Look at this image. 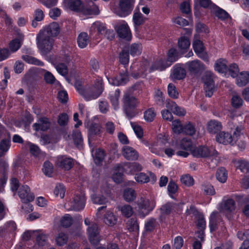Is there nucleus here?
I'll return each instance as SVG.
<instances>
[{
  "mask_svg": "<svg viewBox=\"0 0 249 249\" xmlns=\"http://www.w3.org/2000/svg\"><path fill=\"white\" fill-rule=\"evenodd\" d=\"M217 212H213L210 216L209 226L211 232L215 231L217 229Z\"/></svg>",
  "mask_w": 249,
  "mask_h": 249,
  "instance_id": "nucleus-41",
  "label": "nucleus"
},
{
  "mask_svg": "<svg viewBox=\"0 0 249 249\" xmlns=\"http://www.w3.org/2000/svg\"><path fill=\"white\" fill-rule=\"evenodd\" d=\"M43 171L44 173L48 176H50L53 172V164L49 161H46L44 163Z\"/></svg>",
  "mask_w": 249,
  "mask_h": 249,
  "instance_id": "nucleus-57",
  "label": "nucleus"
},
{
  "mask_svg": "<svg viewBox=\"0 0 249 249\" xmlns=\"http://www.w3.org/2000/svg\"><path fill=\"white\" fill-rule=\"evenodd\" d=\"M40 32L44 33L46 36L50 37L57 36L60 32L59 24L53 22L50 24L47 27L40 31Z\"/></svg>",
  "mask_w": 249,
  "mask_h": 249,
  "instance_id": "nucleus-12",
  "label": "nucleus"
},
{
  "mask_svg": "<svg viewBox=\"0 0 249 249\" xmlns=\"http://www.w3.org/2000/svg\"><path fill=\"white\" fill-rule=\"evenodd\" d=\"M61 225L63 227L68 228L72 224V218L69 215L66 214L61 220Z\"/></svg>",
  "mask_w": 249,
  "mask_h": 249,
  "instance_id": "nucleus-55",
  "label": "nucleus"
},
{
  "mask_svg": "<svg viewBox=\"0 0 249 249\" xmlns=\"http://www.w3.org/2000/svg\"><path fill=\"white\" fill-rule=\"evenodd\" d=\"M103 89L102 82L98 81L93 85L85 87L83 97L88 101L96 99L102 94Z\"/></svg>",
  "mask_w": 249,
  "mask_h": 249,
  "instance_id": "nucleus-3",
  "label": "nucleus"
},
{
  "mask_svg": "<svg viewBox=\"0 0 249 249\" xmlns=\"http://www.w3.org/2000/svg\"><path fill=\"white\" fill-rule=\"evenodd\" d=\"M186 64L189 71L195 74L201 72L204 70V65L198 60L189 62Z\"/></svg>",
  "mask_w": 249,
  "mask_h": 249,
  "instance_id": "nucleus-13",
  "label": "nucleus"
},
{
  "mask_svg": "<svg viewBox=\"0 0 249 249\" xmlns=\"http://www.w3.org/2000/svg\"><path fill=\"white\" fill-rule=\"evenodd\" d=\"M222 128L221 123L214 120L210 121L207 124V130L211 134L217 133L222 129Z\"/></svg>",
  "mask_w": 249,
  "mask_h": 249,
  "instance_id": "nucleus-18",
  "label": "nucleus"
},
{
  "mask_svg": "<svg viewBox=\"0 0 249 249\" xmlns=\"http://www.w3.org/2000/svg\"><path fill=\"white\" fill-rule=\"evenodd\" d=\"M156 116V113L152 108L148 109L144 113V118L147 122H152Z\"/></svg>",
  "mask_w": 249,
  "mask_h": 249,
  "instance_id": "nucleus-56",
  "label": "nucleus"
},
{
  "mask_svg": "<svg viewBox=\"0 0 249 249\" xmlns=\"http://www.w3.org/2000/svg\"><path fill=\"white\" fill-rule=\"evenodd\" d=\"M80 12L85 15H91L98 14L99 10L98 7L92 1H90L87 6L82 5Z\"/></svg>",
  "mask_w": 249,
  "mask_h": 249,
  "instance_id": "nucleus-15",
  "label": "nucleus"
},
{
  "mask_svg": "<svg viewBox=\"0 0 249 249\" xmlns=\"http://www.w3.org/2000/svg\"><path fill=\"white\" fill-rule=\"evenodd\" d=\"M136 181L141 183H145L150 181L149 177L144 173L136 174L135 177Z\"/></svg>",
  "mask_w": 249,
  "mask_h": 249,
  "instance_id": "nucleus-50",
  "label": "nucleus"
},
{
  "mask_svg": "<svg viewBox=\"0 0 249 249\" xmlns=\"http://www.w3.org/2000/svg\"><path fill=\"white\" fill-rule=\"evenodd\" d=\"M119 61L123 65H126L129 62V53L127 48H124L120 53Z\"/></svg>",
  "mask_w": 249,
  "mask_h": 249,
  "instance_id": "nucleus-32",
  "label": "nucleus"
},
{
  "mask_svg": "<svg viewBox=\"0 0 249 249\" xmlns=\"http://www.w3.org/2000/svg\"><path fill=\"white\" fill-rule=\"evenodd\" d=\"M244 129V128L242 125L237 126L232 136L235 144L237 143L239 147L243 149L245 147V144L239 141V138L243 134Z\"/></svg>",
  "mask_w": 249,
  "mask_h": 249,
  "instance_id": "nucleus-17",
  "label": "nucleus"
},
{
  "mask_svg": "<svg viewBox=\"0 0 249 249\" xmlns=\"http://www.w3.org/2000/svg\"><path fill=\"white\" fill-rule=\"evenodd\" d=\"M196 131L195 125L190 122H189L184 125L182 133L192 136L195 134Z\"/></svg>",
  "mask_w": 249,
  "mask_h": 249,
  "instance_id": "nucleus-44",
  "label": "nucleus"
},
{
  "mask_svg": "<svg viewBox=\"0 0 249 249\" xmlns=\"http://www.w3.org/2000/svg\"><path fill=\"white\" fill-rule=\"evenodd\" d=\"M136 194L135 191L132 189H126L124 192V199L127 201H132L136 198Z\"/></svg>",
  "mask_w": 249,
  "mask_h": 249,
  "instance_id": "nucleus-39",
  "label": "nucleus"
},
{
  "mask_svg": "<svg viewBox=\"0 0 249 249\" xmlns=\"http://www.w3.org/2000/svg\"><path fill=\"white\" fill-rule=\"evenodd\" d=\"M55 68L58 73L63 76H66L68 73L67 66L62 63L55 64Z\"/></svg>",
  "mask_w": 249,
  "mask_h": 249,
  "instance_id": "nucleus-51",
  "label": "nucleus"
},
{
  "mask_svg": "<svg viewBox=\"0 0 249 249\" xmlns=\"http://www.w3.org/2000/svg\"><path fill=\"white\" fill-rule=\"evenodd\" d=\"M40 233L36 237V242L39 246H44L47 244L48 236L47 234L41 232V231H38Z\"/></svg>",
  "mask_w": 249,
  "mask_h": 249,
  "instance_id": "nucleus-46",
  "label": "nucleus"
},
{
  "mask_svg": "<svg viewBox=\"0 0 249 249\" xmlns=\"http://www.w3.org/2000/svg\"><path fill=\"white\" fill-rule=\"evenodd\" d=\"M216 141L221 143L224 144H231L233 145L235 144L232 136L229 133L225 132H221L216 136Z\"/></svg>",
  "mask_w": 249,
  "mask_h": 249,
  "instance_id": "nucleus-16",
  "label": "nucleus"
},
{
  "mask_svg": "<svg viewBox=\"0 0 249 249\" xmlns=\"http://www.w3.org/2000/svg\"><path fill=\"white\" fill-rule=\"evenodd\" d=\"M231 103L233 107L238 108L242 106L243 100L239 94L233 93L231 99Z\"/></svg>",
  "mask_w": 249,
  "mask_h": 249,
  "instance_id": "nucleus-30",
  "label": "nucleus"
},
{
  "mask_svg": "<svg viewBox=\"0 0 249 249\" xmlns=\"http://www.w3.org/2000/svg\"><path fill=\"white\" fill-rule=\"evenodd\" d=\"M126 227L130 232H137L139 230V225L136 218L129 219L126 223Z\"/></svg>",
  "mask_w": 249,
  "mask_h": 249,
  "instance_id": "nucleus-29",
  "label": "nucleus"
},
{
  "mask_svg": "<svg viewBox=\"0 0 249 249\" xmlns=\"http://www.w3.org/2000/svg\"><path fill=\"white\" fill-rule=\"evenodd\" d=\"M186 76L185 70L179 66H175L173 71V78L177 80H181Z\"/></svg>",
  "mask_w": 249,
  "mask_h": 249,
  "instance_id": "nucleus-26",
  "label": "nucleus"
},
{
  "mask_svg": "<svg viewBox=\"0 0 249 249\" xmlns=\"http://www.w3.org/2000/svg\"><path fill=\"white\" fill-rule=\"evenodd\" d=\"M168 93L169 96L174 99H177L178 96V92L175 86L170 83L168 86Z\"/></svg>",
  "mask_w": 249,
  "mask_h": 249,
  "instance_id": "nucleus-48",
  "label": "nucleus"
},
{
  "mask_svg": "<svg viewBox=\"0 0 249 249\" xmlns=\"http://www.w3.org/2000/svg\"><path fill=\"white\" fill-rule=\"evenodd\" d=\"M101 125L97 123H91L88 127V139L90 143L92 141L97 140L98 137L101 136L102 132Z\"/></svg>",
  "mask_w": 249,
  "mask_h": 249,
  "instance_id": "nucleus-9",
  "label": "nucleus"
},
{
  "mask_svg": "<svg viewBox=\"0 0 249 249\" xmlns=\"http://www.w3.org/2000/svg\"><path fill=\"white\" fill-rule=\"evenodd\" d=\"M202 79L204 83V89L206 92V96L210 97L212 96L215 90L214 84L211 74L209 72H206Z\"/></svg>",
  "mask_w": 249,
  "mask_h": 249,
  "instance_id": "nucleus-6",
  "label": "nucleus"
},
{
  "mask_svg": "<svg viewBox=\"0 0 249 249\" xmlns=\"http://www.w3.org/2000/svg\"><path fill=\"white\" fill-rule=\"evenodd\" d=\"M89 239L91 244L97 245L100 241L98 227L95 223H92L88 229Z\"/></svg>",
  "mask_w": 249,
  "mask_h": 249,
  "instance_id": "nucleus-8",
  "label": "nucleus"
},
{
  "mask_svg": "<svg viewBox=\"0 0 249 249\" xmlns=\"http://www.w3.org/2000/svg\"><path fill=\"white\" fill-rule=\"evenodd\" d=\"M117 219L113 213L107 212L104 215V222L108 226H112L117 223Z\"/></svg>",
  "mask_w": 249,
  "mask_h": 249,
  "instance_id": "nucleus-27",
  "label": "nucleus"
},
{
  "mask_svg": "<svg viewBox=\"0 0 249 249\" xmlns=\"http://www.w3.org/2000/svg\"><path fill=\"white\" fill-rule=\"evenodd\" d=\"M235 201L232 199H228L224 201L222 206V209L223 210L228 212H232L235 210Z\"/></svg>",
  "mask_w": 249,
  "mask_h": 249,
  "instance_id": "nucleus-35",
  "label": "nucleus"
},
{
  "mask_svg": "<svg viewBox=\"0 0 249 249\" xmlns=\"http://www.w3.org/2000/svg\"><path fill=\"white\" fill-rule=\"evenodd\" d=\"M227 61L223 59L217 60L215 64V69L219 72L224 73L227 70Z\"/></svg>",
  "mask_w": 249,
  "mask_h": 249,
  "instance_id": "nucleus-28",
  "label": "nucleus"
},
{
  "mask_svg": "<svg viewBox=\"0 0 249 249\" xmlns=\"http://www.w3.org/2000/svg\"><path fill=\"white\" fill-rule=\"evenodd\" d=\"M229 71L231 77L233 78L236 77L239 71L238 65L234 63L231 64L229 67Z\"/></svg>",
  "mask_w": 249,
  "mask_h": 249,
  "instance_id": "nucleus-64",
  "label": "nucleus"
},
{
  "mask_svg": "<svg viewBox=\"0 0 249 249\" xmlns=\"http://www.w3.org/2000/svg\"><path fill=\"white\" fill-rule=\"evenodd\" d=\"M91 199L94 203L99 205L105 204L108 202V200L107 198L100 195L97 196L93 195L91 196Z\"/></svg>",
  "mask_w": 249,
  "mask_h": 249,
  "instance_id": "nucleus-49",
  "label": "nucleus"
},
{
  "mask_svg": "<svg viewBox=\"0 0 249 249\" xmlns=\"http://www.w3.org/2000/svg\"><path fill=\"white\" fill-rule=\"evenodd\" d=\"M72 139L75 145L80 148L82 146L83 143V139L81 132L78 130H75L73 132Z\"/></svg>",
  "mask_w": 249,
  "mask_h": 249,
  "instance_id": "nucleus-37",
  "label": "nucleus"
},
{
  "mask_svg": "<svg viewBox=\"0 0 249 249\" xmlns=\"http://www.w3.org/2000/svg\"><path fill=\"white\" fill-rule=\"evenodd\" d=\"M68 239L67 234L60 232L56 236L55 241L58 246H62L67 243Z\"/></svg>",
  "mask_w": 249,
  "mask_h": 249,
  "instance_id": "nucleus-45",
  "label": "nucleus"
},
{
  "mask_svg": "<svg viewBox=\"0 0 249 249\" xmlns=\"http://www.w3.org/2000/svg\"><path fill=\"white\" fill-rule=\"evenodd\" d=\"M236 168L246 174L249 173V163L244 161H239L237 162Z\"/></svg>",
  "mask_w": 249,
  "mask_h": 249,
  "instance_id": "nucleus-54",
  "label": "nucleus"
},
{
  "mask_svg": "<svg viewBox=\"0 0 249 249\" xmlns=\"http://www.w3.org/2000/svg\"><path fill=\"white\" fill-rule=\"evenodd\" d=\"M184 125H182L179 120H175L172 122V128L174 132L178 134L182 133Z\"/></svg>",
  "mask_w": 249,
  "mask_h": 249,
  "instance_id": "nucleus-47",
  "label": "nucleus"
},
{
  "mask_svg": "<svg viewBox=\"0 0 249 249\" xmlns=\"http://www.w3.org/2000/svg\"><path fill=\"white\" fill-rule=\"evenodd\" d=\"M180 180L182 183L188 186H192L194 183L193 178L189 175L182 176Z\"/></svg>",
  "mask_w": 249,
  "mask_h": 249,
  "instance_id": "nucleus-59",
  "label": "nucleus"
},
{
  "mask_svg": "<svg viewBox=\"0 0 249 249\" xmlns=\"http://www.w3.org/2000/svg\"><path fill=\"white\" fill-rule=\"evenodd\" d=\"M37 46L43 55H47L52 50L54 40L44 33L39 32L36 36Z\"/></svg>",
  "mask_w": 249,
  "mask_h": 249,
  "instance_id": "nucleus-1",
  "label": "nucleus"
},
{
  "mask_svg": "<svg viewBox=\"0 0 249 249\" xmlns=\"http://www.w3.org/2000/svg\"><path fill=\"white\" fill-rule=\"evenodd\" d=\"M105 155V152L103 150L100 149L96 150L93 157L95 164L100 165L103 161Z\"/></svg>",
  "mask_w": 249,
  "mask_h": 249,
  "instance_id": "nucleus-34",
  "label": "nucleus"
},
{
  "mask_svg": "<svg viewBox=\"0 0 249 249\" xmlns=\"http://www.w3.org/2000/svg\"><path fill=\"white\" fill-rule=\"evenodd\" d=\"M142 47L141 44L134 43L131 45L130 48V54L132 55L139 54L141 53Z\"/></svg>",
  "mask_w": 249,
  "mask_h": 249,
  "instance_id": "nucleus-63",
  "label": "nucleus"
},
{
  "mask_svg": "<svg viewBox=\"0 0 249 249\" xmlns=\"http://www.w3.org/2000/svg\"><path fill=\"white\" fill-rule=\"evenodd\" d=\"M129 81L128 73L126 70L120 72L119 75L112 79V84L119 86L125 84Z\"/></svg>",
  "mask_w": 249,
  "mask_h": 249,
  "instance_id": "nucleus-19",
  "label": "nucleus"
},
{
  "mask_svg": "<svg viewBox=\"0 0 249 249\" xmlns=\"http://www.w3.org/2000/svg\"><path fill=\"white\" fill-rule=\"evenodd\" d=\"M123 168L122 166L118 164L114 168V172L112 175L113 180L117 183H121L123 180Z\"/></svg>",
  "mask_w": 249,
  "mask_h": 249,
  "instance_id": "nucleus-23",
  "label": "nucleus"
},
{
  "mask_svg": "<svg viewBox=\"0 0 249 249\" xmlns=\"http://www.w3.org/2000/svg\"><path fill=\"white\" fill-rule=\"evenodd\" d=\"M50 124L47 118H42L39 120L38 123H36L33 127L36 131L39 130L45 131L48 130L50 127Z\"/></svg>",
  "mask_w": 249,
  "mask_h": 249,
  "instance_id": "nucleus-22",
  "label": "nucleus"
},
{
  "mask_svg": "<svg viewBox=\"0 0 249 249\" xmlns=\"http://www.w3.org/2000/svg\"><path fill=\"white\" fill-rule=\"evenodd\" d=\"M201 157H208L215 155L216 151L213 148H209L206 146H201Z\"/></svg>",
  "mask_w": 249,
  "mask_h": 249,
  "instance_id": "nucleus-43",
  "label": "nucleus"
},
{
  "mask_svg": "<svg viewBox=\"0 0 249 249\" xmlns=\"http://www.w3.org/2000/svg\"><path fill=\"white\" fill-rule=\"evenodd\" d=\"M10 141L9 139H3L0 142V157L3 156L10 148Z\"/></svg>",
  "mask_w": 249,
  "mask_h": 249,
  "instance_id": "nucleus-33",
  "label": "nucleus"
},
{
  "mask_svg": "<svg viewBox=\"0 0 249 249\" xmlns=\"http://www.w3.org/2000/svg\"><path fill=\"white\" fill-rule=\"evenodd\" d=\"M122 155L127 160H137L139 157L138 152L132 147L125 146L122 149Z\"/></svg>",
  "mask_w": 249,
  "mask_h": 249,
  "instance_id": "nucleus-14",
  "label": "nucleus"
},
{
  "mask_svg": "<svg viewBox=\"0 0 249 249\" xmlns=\"http://www.w3.org/2000/svg\"><path fill=\"white\" fill-rule=\"evenodd\" d=\"M30 191V188L27 185H23L19 188L18 196L23 202L28 203L34 200L35 196Z\"/></svg>",
  "mask_w": 249,
  "mask_h": 249,
  "instance_id": "nucleus-11",
  "label": "nucleus"
},
{
  "mask_svg": "<svg viewBox=\"0 0 249 249\" xmlns=\"http://www.w3.org/2000/svg\"><path fill=\"white\" fill-rule=\"evenodd\" d=\"M122 214L126 217H130L133 213L132 208L129 205H124L122 207H119Z\"/></svg>",
  "mask_w": 249,
  "mask_h": 249,
  "instance_id": "nucleus-42",
  "label": "nucleus"
},
{
  "mask_svg": "<svg viewBox=\"0 0 249 249\" xmlns=\"http://www.w3.org/2000/svg\"><path fill=\"white\" fill-rule=\"evenodd\" d=\"M217 179L221 182L224 183L227 178V173L225 168H219L216 173Z\"/></svg>",
  "mask_w": 249,
  "mask_h": 249,
  "instance_id": "nucleus-38",
  "label": "nucleus"
},
{
  "mask_svg": "<svg viewBox=\"0 0 249 249\" xmlns=\"http://www.w3.org/2000/svg\"><path fill=\"white\" fill-rule=\"evenodd\" d=\"M120 95V90L118 89L115 90L114 93L110 96V101L112 105L116 108L119 105V98Z\"/></svg>",
  "mask_w": 249,
  "mask_h": 249,
  "instance_id": "nucleus-53",
  "label": "nucleus"
},
{
  "mask_svg": "<svg viewBox=\"0 0 249 249\" xmlns=\"http://www.w3.org/2000/svg\"><path fill=\"white\" fill-rule=\"evenodd\" d=\"M236 77V84L239 87L245 86L249 82V72H241Z\"/></svg>",
  "mask_w": 249,
  "mask_h": 249,
  "instance_id": "nucleus-20",
  "label": "nucleus"
},
{
  "mask_svg": "<svg viewBox=\"0 0 249 249\" xmlns=\"http://www.w3.org/2000/svg\"><path fill=\"white\" fill-rule=\"evenodd\" d=\"M180 148L186 151H190L192 152L194 147L193 143L190 139L187 138H183L180 142Z\"/></svg>",
  "mask_w": 249,
  "mask_h": 249,
  "instance_id": "nucleus-36",
  "label": "nucleus"
},
{
  "mask_svg": "<svg viewBox=\"0 0 249 249\" xmlns=\"http://www.w3.org/2000/svg\"><path fill=\"white\" fill-rule=\"evenodd\" d=\"M183 203H175L167 202L163 205L160 208L161 213L163 215H169L173 212H178L181 210Z\"/></svg>",
  "mask_w": 249,
  "mask_h": 249,
  "instance_id": "nucleus-10",
  "label": "nucleus"
},
{
  "mask_svg": "<svg viewBox=\"0 0 249 249\" xmlns=\"http://www.w3.org/2000/svg\"><path fill=\"white\" fill-rule=\"evenodd\" d=\"M68 5L71 10L80 12L82 4L81 0H69Z\"/></svg>",
  "mask_w": 249,
  "mask_h": 249,
  "instance_id": "nucleus-31",
  "label": "nucleus"
},
{
  "mask_svg": "<svg viewBox=\"0 0 249 249\" xmlns=\"http://www.w3.org/2000/svg\"><path fill=\"white\" fill-rule=\"evenodd\" d=\"M135 0H119L116 14L122 17L129 15L132 10Z\"/></svg>",
  "mask_w": 249,
  "mask_h": 249,
  "instance_id": "nucleus-4",
  "label": "nucleus"
},
{
  "mask_svg": "<svg viewBox=\"0 0 249 249\" xmlns=\"http://www.w3.org/2000/svg\"><path fill=\"white\" fill-rule=\"evenodd\" d=\"M139 208L146 210L145 214L152 211L154 207L153 202H150L148 199L142 197L138 202Z\"/></svg>",
  "mask_w": 249,
  "mask_h": 249,
  "instance_id": "nucleus-21",
  "label": "nucleus"
},
{
  "mask_svg": "<svg viewBox=\"0 0 249 249\" xmlns=\"http://www.w3.org/2000/svg\"><path fill=\"white\" fill-rule=\"evenodd\" d=\"M190 45V41L186 36H182L178 40V46L181 50H187Z\"/></svg>",
  "mask_w": 249,
  "mask_h": 249,
  "instance_id": "nucleus-40",
  "label": "nucleus"
},
{
  "mask_svg": "<svg viewBox=\"0 0 249 249\" xmlns=\"http://www.w3.org/2000/svg\"><path fill=\"white\" fill-rule=\"evenodd\" d=\"M124 107L127 117L129 118L133 117L135 114L133 111L137 104V99L132 95L129 91H126L123 98Z\"/></svg>",
  "mask_w": 249,
  "mask_h": 249,
  "instance_id": "nucleus-2",
  "label": "nucleus"
},
{
  "mask_svg": "<svg viewBox=\"0 0 249 249\" xmlns=\"http://www.w3.org/2000/svg\"><path fill=\"white\" fill-rule=\"evenodd\" d=\"M167 189L170 196L173 198L172 195L175 194L177 192L178 187L177 184L173 180H171L168 184Z\"/></svg>",
  "mask_w": 249,
  "mask_h": 249,
  "instance_id": "nucleus-58",
  "label": "nucleus"
},
{
  "mask_svg": "<svg viewBox=\"0 0 249 249\" xmlns=\"http://www.w3.org/2000/svg\"><path fill=\"white\" fill-rule=\"evenodd\" d=\"M22 58L26 61L29 63L33 64L38 66H43V63L36 58L30 56L28 55L23 56Z\"/></svg>",
  "mask_w": 249,
  "mask_h": 249,
  "instance_id": "nucleus-60",
  "label": "nucleus"
},
{
  "mask_svg": "<svg viewBox=\"0 0 249 249\" xmlns=\"http://www.w3.org/2000/svg\"><path fill=\"white\" fill-rule=\"evenodd\" d=\"M89 41V36L85 32L81 33L77 37V43L78 46L81 48L86 47Z\"/></svg>",
  "mask_w": 249,
  "mask_h": 249,
  "instance_id": "nucleus-25",
  "label": "nucleus"
},
{
  "mask_svg": "<svg viewBox=\"0 0 249 249\" xmlns=\"http://www.w3.org/2000/svg\"><path fill=\"white\" fill-rule=\"evenodd\" d=\"M65 188L62 184L57 185L54 190V194L56 196L62 198L64 197L65 193Z\"/></svg>",
  "mask_w": 249,
  "mask_h": 249,
  "instance_id": "nucleus-52",
  "label": "nucleus"
},
{
  "mask_svg": "<svg viewBox=\"0 0 249 249\" xmlns=\"http://www.w3.org/2000/svg\"><path fill=\"white\" fill-rule=\"evenodd\" d=\"M133 19L135 24L136 25H142L144 22V18L140 13H135L133 15Z\"/></svg>",
  "mask_w": 249,
  "mask_h": 249,
  "instance_id": "nucleus-62",
  "label": "nucleus"
},
{
  "mask_svg": "<svg viewBox=\"0 0 249 249\" xmlns=\"http://www.w3.org/2000/svg\"><path fill=\"white\" fill-rule=\"evenodd\" d=\"M85 204V196L80 193L74 196L73 200L71 202V207L69 208L67 204H66L65 207L68 210L80 211L84 208Z\"/></svg>",
  "mask_w": 249,
  "mask_h": 249,
  "instance_id": "nucleus-5",
  "label": "nucleus"
},
{
  "mask_svg": "<svg viewBox=\"0 0 249 249\" xmlns=\"http://www.w3.org/2000/svg\"><path fill=\"white\" fill-rule=\"evenodd\" d=\"M57 164L61 168L69 170L73 166V160L71 158L61 157L58 159Z\"/></svg>",
  "mask_w": 249,
  "mask_h": 249,
  "instance_id": "nucleus-24",
  "label": "nucleus"
},
{
  "mask_svg": "<svg viewBox=\"0 0 249 249\" xmlns=\"http://www.w3.org/2000/svg\"><path fill=\"white\" fill-rule=\"evenodd\" d=\"M131 125L137 137L139 138H142L143 137V130L142 127L134 123H131Z\"/></svg>",
  "mask_w": 249,
  "mask_h": 249,
  "instance_id": "nucleus-61",
  "label": "nucleus"
},
{
  "mask_svg": "<svg viewBox=\"0 0 249 249\" xmlns=\"http://www.w3.org/2000/svg\"><path fill=\"white\" fill-rule=\"evenodd\" d=\"M115 29L119 37L127 41H130L131 39V33L126 23H118L115 25Z\"/></svg>",
  "mask_w": 249,
  "mask_h": 249,
  "instance_id": "nucleus-7",
  "label": "nucleus"
}]
</instances>
